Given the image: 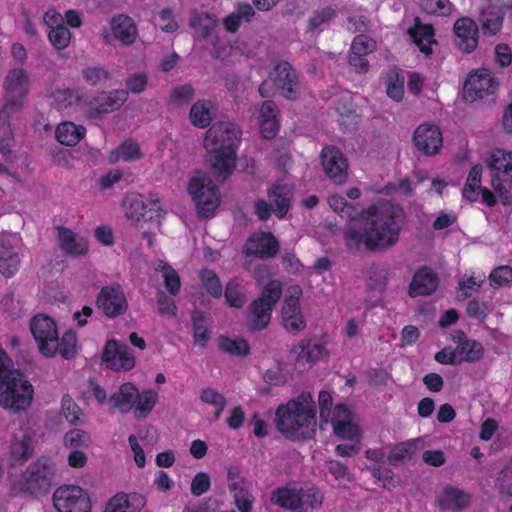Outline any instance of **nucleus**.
I'll return each instance as SVG.
<instances>
[{
    "mask_svg": "<svg viewBox=\"0 0 512 512\" xmlns=\"http://www.w3.org/2000/svg\"><path fill=\"white\" fill-rule=\"evenodd\" d=\"M361 223H350L344 230L348 250L364 245L370 251H385L395 246L405 224L403 208L389 201H380L361 214Z\"/></svg>",
    "mask_w": 512,
    "mask_h": 512,
    "instance_id": "f257e3e1",
    "label": "nucleus"
},
{
    "mask_svg": "<svg viewBox=\"0 0 512 512\" xmlns=\"http://www.w3.org/2000/svg\"><path fill=\"white\" fill-rule=\"evenodd\" d=\"M239 134L237 127L228 122H217L206 132L204 148L207 161L212 173L220 181L226 180L235 168Z\"/></svg>",
    "mask_w": 512,
    "mask_h": 512,
    "instance_id": "f03ea898",
    "label": "nucleus"
},
{
    "mask_svg": "<svg viewBox=\"0 0 512 512\" xmlns=\"http://www.w3.org/2000/svg\"><path fill=\"white\" fill-rule=\"evenodd\" d=\"M277 430L289 440L308 439L315 432L316 405L309 392H302L275 413Z\"/></svg>",
    "mask_w": 512,
    "mask_h": 512,
    "instance_id": "7ed1b4c3",
    "label": "nucleus"
},
{
    "mask_svg": "<svg viewBox=\"0 0 512 512\" xmlns=\"http://www.w3.org/2000/svg\"><path fill=\"white\" fill-rule=\"evenodd\" d=\"M12 366V360L0 346V406L20 413L31 406L34 389L25 375Z\"/></svg>",
    "mask_w": 512,
    "mask_h": 512,
    "instance_id": "20e7f679",
    "label": "nucleus"
},
{
    "mask_svg": "<svg viewBox=\"0 0 512 512\" xmlns=\"http://www.w3.org/2000/svg\"><path fill=\"white\" fill-rule=\"evenodd\" d=\"M55 468L52 461L44 456L31 462L22 474L13 480L11 490L14 494L41 495L52 487Z\"/></svg>",
    "mask_w": 512,
    "mask_h": 512,
    "instance_id": "39448f33",
    "label": "nucleus"
},
{
    "mask_svg": "<svg viewBox=\"0 0 512 512\" xmlns=\"http://www.w3.org/2000/svg\"><path fill=\"white\" fill-rule=\"evenodd\" d=\"M282 295V284L278 280L269 281L262 290L261 296L249 306L247 325L250 330L259 331L268 326L274 306Z\"/></svg>",
    "mask_w": 512,
    "mask_h": 512,
    "instance_id": "423d86ee",
    "label": "nucleus"
},
{
    "mask_svg": "<svg viewBox=\"0 0 512 512\" xmlns=\"http://www.w3.org/2000/svg\"><path fill=\"white\" fill-rule=\"evenodd\" d=\"M188 192L192 197L199 215L211 216L219 205V190L212 179L197 172L190 180Z\"/></svg>",
    "mask_w": 512,
    "mask_h": 512,
    "instance_id": "0eeeda50",
    "label": "nucleus"
},
{
    "mask_svg": "<svg viewBox=\"0 0 512 512\" xmlns=\"http://www.w3.org/2000/svg\"><path fill=\"white\" fill-rule=\"evenodd\" d=\"M188 192L192 197L199 215L211 216L219 205V190L212 179L197 172L190 180Z\"/></svg>",
    "mask_w": 512,
    "mask_h": 512,
    "instance_id": "6e6552de",
    "label": "nucleus"
},
{
    "mask_svg": "<svg viewBox=\"0 0 512 512\" xmlns=\"http://www.w3.org/2000/svg\"><path fill=\"white\" fill-rule=\"evenodd\" d=\"M30 75L23 68L8 71L3 81L4 105L6 109L21 112L30 91Z\"/></svg>",
    "mask_w": 512,
    "mask_h": 512,
    "instance_id": "1a4fd4ad",
    "label": "nucleus"
},
{
    "mask_svg": "<svg viewBox=\"0 0 512 512\" xmlns=\"http://www.w3.org/2000/svg\"><path fill=\"white\" fill-rule=\"evenodd\" d=\"M98 309L108 318L115 319L128 310V300L119 283L103 286L96 298Z\"/></svg>",
    "mask_w": 512,
    "mask_h": 512,
    "instance_id": "9d476101",
    "label": "nucleus"
},
{
    "mask_svg": "<svg viewBox=\"0 0 512 512\" xmlns=\"http://www.w3.org/2000/svg\"><path fill=\"white\" fill-rule=\"evenodd\" d=\"M53 503L59 512H91L89 496L75 485L57 488L53 494Z\"/></svg>",
    "mask_w": 512,
    "mask_h": 512,
    "instance_id": "9b49d317",
    "label": "nucleus"
},
{
    "mask_svg": "<svg viewBox=\"0 0 512 512\" xmlns=\"http://www.w3.org/2000/svg\"><path fill=\"white\" fill-rule=\"evenodd\" d=\"M102 363L115 372L129 371L135 367L136 359L133 350L125 343L107 340L102 352Z\"/></svg>",
    "mask_w": 512,
    "mask_h": 512,
    "instance_id": "f8f14e48",
    "label": "nucleus"
},
{
    "mask_svg": "<svg viewBox=\"0 0 512 512\" xmlns=\"http://www.w3.org/2000/svg\"><path fill=\"white\" fill-rule=\"evenodd\" d=\"M269 78L280 94L289 100H295L301 93V83L297 71L287 61H279L271 71Z\"/></svg>",
    "mask_w": 512,
    "mask_h": 512,
    "instance_id": "ddd939ff",
    "label": "nucleus"
},
{
    "mask_svg": "<svg viewBox=\"0 0 512 512\" xmlns=\"http://www.w3.org/2000/svg\"><path fill=\"white\" fill-rule=\"evenodd\" d=\"M31 333L45 357H53L57 328L54 320L46 315H36L30 322Z\"/></svg>",
    "mask_w": 512,
    "mask_h": 512,
    "instance_id": "4468645a",
    "label": "nucleus"
},
{
    "mask_svg": "<svg viewBox=\"0 0 512 512\" xmlns=\"http://www.w3.org/2000/svg\"><path fill=\"white\" fill-rule=\"evenodd\" d=\"M323 169L327 177L335 184H343L348 176V162L342 152L333 147H324L321 152Z\"/></svg>",
    "mask_w": 512,
    "mask_h": 512,
    "instance_id": "2eb2a0df",
    "label": "nucleus"
},
{
    "mask_svg": "<svg viewBox=\"0 0 512 512\" xmlns=\"http://www.w3.org/2000/svg\"><path fill=\"white\" fill-rule=\"evenodd\" d=\"M329 422L336 436L346 440H359L360 429L353 422V414L345 404H337L331 411Z\"/></svg>",
    "mask_w": 512,
    "mask_h": 512,
    "instance_id": "dca6fc26",
    "label": "nucleus"
},
{
    "mask_svg": "<svg viewBox=\"0 0 512 512\" xmlns=\"http://www.w3.org/2000/svg\"><path fill=\"white\" fill-rule=\"evenodd\" d=\"M279 251V242L269 232L252 234L246 241L243 252L247 257L255 256L260 259L274 257Z\"/></svg>",
    "mask_w": 512,
    "mask_h": 512,
    "instance_id": "f3484780",
    "label": "nucleus"
},
{
    "mask_svg": "<svg viewBox=\"0 0 512 512\" xmlns=\"http://www.w3.org/2000/svg\"><path fill=\"white\" fill-rule=\"evenodd\" d=\"M18 241L16 235H0V273L6 278L14 276L19 270Z\"/></svg>",
    "mask_w": 512,
    "mask_h": 512,
    "instance_id": "a211bd4d",
    "label": "nucleus"
},
{
    "mask_svg": "<svg viewBox=\"0 0 512 512\" xmlns=\"http://www.w3.org/2000/svg\"><path fill=\"white\" fill-rule=\"evenodd\" d=\"M497 85L491 77L489 70L481 69L469 75L464 85L465 97L470 101L483 99L487 95L494 94Z\"/></svg>",
    "mask_w": 512,
    "mask_h": 512,
    "instance_id": "6ab92c4d",
    "label": "nucleus"
},
{
    "mask_svg": "<svg viewBox=\"0 0 512 512\" xmlns=\"http://www.w3.org/2000/svg\"><path fill=\"white\" fill-rule=\"evenodd\" d=\"M376 50V42L367 35H357L352 44L348 56L349 65L357 73H366L369 70L367 56Z\"/></svg>",
    "mask_w": 512,
    "mask_h": 512,
    "instance_id": "aec40b11",
    "label": "nucleus"
},
{
    "mask_svg": "<svg viewBox=\"0 0 512 512\" xmlns=\"http://www.w3.org/2000/svg\"><path fill=\"white\" fill-rule=\"evenodd\" d=\"M416 148L423 154L431 156L439 152L443 138L438 126L432 124H421L413 135Z\"/></svg>",
    "mask_w": 512,
    "mask_h": 512,
    "instance_id": "412c9836",
    "label": "nucleus"
},
{
    "mask_svg": "<svg viewBox=\"0 0 512 512\" xmlns=\"http://www.w3.org/2000/svg\"><path fill=\"white\" fill-rule=\"evenodd\" d=\"M128 91L118 89L109 93H100L92 102L89 109L91 117H98L101 114L111 113L118 110L127 100Z\"/></svg>",
    "mask_w": 512,
    "mask_h": 512,
    "instance_id": "4be33fe9",
    "label": "nucleus"
},
{
    "mask_svg": "<svg viewBox=\"0 0 512 512\" xmlns=\"http://www.w3.org/2000/svg\"><path fill=\"white\" fill-rule=\"evenodd\" d=\"M282 321L284 328L292 334H298L305 329L306 321L300 308L299 296L290 295L285 298Z\"/></svg>",
    "mask_w": 512,
    "mask_h": 512,
    "instance_id": "5701e85b",
    "label": "nucleus"
},
{
    "mask_svg": "<svg viewBox=\"0 0 512 512\" xmlns=\"http://www.w3.org/2000/svg\"><path fill=\"white\" fill-rule=\"evenodd\" d=\"M455 43L460 50L471 53L478 44V26L468 18L458 19L454 24Z\"/></svg>",
    "mask_w": 512,
    "mask_h": 512,
    "instance_id": "b1692460",
    "label": "nucleus"
},
{
    "mask_svg": "<svg viewBox=\"0 0 512 512\" xmlns=\"http://www.w3.org/2000/svg\"><path fill=\"white\" fill-rule=\"evenodd\" d=\"M34 454V444L30 433L26 430H19L14 433L9 447V455L12 465H22Z\"/></svg>",
    "mask_w": 512,
    "mask_h": 512,
    "instance_id": "393cba45",
    "label": "nucleus"
},
{
    "mask_svg": "<svg viewBox=\"0 0 512 512\" xmlns=\"http://www.w3.org/2000/svg\"><path fill=\"white\" fill-rule=\"evenodd\" d=\"M293 194V186L282 181L275 182L268 189L269 201L274 208L273 212L278 218L282 219L287 215Z\"/></svg>",
    "mask_w": 512,
    "mask_h": 512,
    "instance_id": "a878e982",
    "label": "nucleus"
},
{
    "mask_svg": "<svg viewBox=\"0 0 512 512\" xmlns=\"http://www.w3.org/2000/svg\"><path fill=\"white\" fill-rule=\"evenodd\" d=\"M470 495L465 491L445 485L436 495V504L442 511L463 510L470 504Z\"/></svg>",
    "mask_w": 512,
    "mask_h": 512,
    "instance_id": "bb28decb",
    "label": "nucleus"
},
{
    "mask_svg": "<svg viewBox=\"0 0 512 512\" xmlns=\"http://www.w3.org/2000/svg\"><path fill=\"white\" fill-rule=\"evenodd\" d=\"M438 287L437 274L429 267L424 266L418 269L409 286V296H426L432 294Z\"/></svg>",
    "mask_w": 512,
    "mask_h": 512,
    "instance_id": "cd10ccee",
    "label": "nucleus"
},
{
    "mask_svg": "<svg viewBox=\"0 0 512 512\" xmlns=\"http://www.w3.org/2000/svg\"><path fill=\"white\" fill-rule=\"evenodd\" d=\"M57 231L58 245L64 254L81 257L88 252V243L84 237L63 226H58Z\"/></svg>",
    "mask_w": 512,
    "mask_h": 512,
    "instance_id": "c85d7f7f",
    "label": "nucleus"
},
{
    "mask_svg": "<svg viewBox=\"0 0 512 512\" xmlns=\"http://www.w3.org/2000/svg\"><path fill=\"white\" fill-rule=\"evenodd\" d=\"M291 352L295 355V360L298 364L307 363L313 365L328 356L324 344L309 340L299 342L297 345L293 346Z\"/></svg>",
    "mask_w": 512,
    "mask_h": 512,
    "instance_id": "c756f323",
    "label": "nucleus"
},
{
    "mask_svg": "<svg viewBox=\"0 0 512 512\" xmlns=\"http://www.w3.org/2000/svg\"><path fill=\"white\" fill-rule=\"evenodd\" d=\"M278 108L275 102L266 100L262 103L259 115L260 131L265 139H272L279 129Z\"/></svg>",
    "mask_w": 512,
    "mask_h": 512,
    "instance_id": "7c9ffc66",
    "label": "nucleus"
},
{
    "mask_svg": "<svg viewBox=\"0 0 512 512\" xmlns=\"http://www.w3.org/2000/svg\"><path fill=\"white\" fill-rule=\"evenodd\" d=\"M145 506V499L138 494L118 493L107 503L104 512H140Z\"/></svg>",
    "mask_w": 512,
    "mask_h": 512,
    "instance_id": "2f4dec72",
    "label": "nucleus"
},
{
    "mask_svg": "<svg viewBox=\"0 0 512 512\" xmlns=\"http://www.w3.org/2000/svg\"><path fill=\"white\" fill-rule=\"evenodd\" d=\"M111 29L113 35L123 45H131L137 37V27L133 19L127 15L119 14L112 18Z\"/></svg>",
    "mask_w": 512,
    "mask_h": 512,
    "instance_id": "473e14b6",
    "label": "nucleus"
},
{
    "mask_svg": "<svg viewBox=\"0 0 512 512\" xmlns=\"http://www.w3.org/2000/svg\"><path fill=\"white\" fill-rule=\"evenodd\" d=\"M19 113L2 107L0 110V152L6 161L12 159V146L14 143V134L10 125V117Z\"/></svg>",
    "mask_w": 512,
    "mask_h": 512,
    "instance_id": "72a5a7b5",
    "label": "nucleus"
},
{
    "mask_svg": "<svg viewBox=\"0 0 512 512\" xmlns=\"http://www.w3.org/2000/svg\"><path fill=\"white\" fill-rule=\"evenodd\" d=\"M324 501L323 492L314 485L298 488V512H309L319 509Z\"/></svg>",
    "mask_w": 512,
    "mask_h": 512,
    "instance_id": "f704fd0d",
    "label": "nucleus"
},
{
    "mask_svg": "<svg viewBox=\"0 0 512 512\" xmlns=\"http://www.w3.org/2000/svg\"><path fill=\"white\" fill-rule=\"evenodd\" d=\"M137 397L138 389L134 384L127 382L120 386L119 390L110 397L109 401L113 408H117L122 413H127L133 407Z\"/></svg>",
    "mask_w": 512,
    "mask_h": 512,
    "instance_id": "c9c22d12",
    "label": "nucleus"
},
{
    "mask_svg": "<svg viewBox=\"0 0 512 512\" xmlns=\"http://www.w3.org/2000/svg\"><path fill=\"white\" fill-rule=\"evenodd\" d=\"M217 20L207 12L193 9L190 11L189 25L198 38H207L216 27Z\"/></svg>",
    "mask_w": 512,
    "mask_h": 512,
    "instance_id": "e433bc0d",
    "label": "nucleus"
},
{
    "mask_svg": "<svg viewBox=\"0 0 512 512\" xmlns=\"http://www.w3.org/2000/svg\"><path fill=\"white\" fill-rule=\"evenodd\" d=\"M409 32L420 51L427 55L430 54L431 45L435 43L433 27L430 24L421 23L419 18H416L415 24Z\"/></svg>",
    "mask_w": 512,
    "mask_h": 512,
    "instance_id": "4c0bfd02",
    "label": "nucleus"
},
{
    "mask_svg": "<svg viewBox=\"0 0 512 512\" xmlns=\"http://www.w3.org/2000/svg\"><path fill=\"white\" fill-rule=\"evenodd\" d=\"M229 490L239 512H252L255 497L250 492L247 481H237V483L229 484Z\"/></svg>",
    "mask_w": 512,
    "mask_h": 512,
    "instance_id": "58836bf2",
    "label": "nucleus"
},
{
    "mask_svg": "<svg viewBox=\"0 0 512 512\" xmlns=\"http://www.w3.org/2000/svg\"><path fill=\"white\" fill-rule=\"evenodd\" d=\"M298 488L292 485L279 487L271 493L272 504L294 512H298Z\"/></svg>",
    "mask_w": 512,
    "mask_h": 512,
    "instance_id": "ea45409f",
    "label": "nucleus"
},
{
    "mask_svg": "<svg viewBox=\"0 0 512 512\" xmlns=\"http://www.w3.org/2000/svg\"><path fill=\"white\" fill-rule=\"evenodd\" d=\"M86 128L73 122L65 121L57 126L56 139L63 145L75 146L85 136Z\"/></svg>",
    "mask_w": 512,
    "mask_h": 512,
    "instance_id": "a19ab883",
    "label": "nucleus"
},
{
    "mask_svg": "<svg viewBox=\"0 0 512 512\" xmlns=\"http://www.w3.org/2000/svg\"><path fill=\"white\" fill-rule=\"evenodd\" d=\"M213 103L208 100H198L190 109L191 123L199 128H206L213 120Z\"/></svg>",
    "mask_w": 512,
    "mask_h": 512,
    "instance_id": "79ce46f5",
    "label": "nucleus"
},
{
    "mask_svg": "<svg viewBox=\"0 0 512 512\" xmlns=\"http://www.w3.org/2000/svg\"><path fill=\"white\" fill-rule=\"evenodd\" d=\"M335 16L336 11L329 6L314 11L308 20L307 32L312 35L319 34L330 26Z\"/></svg>",
    "mask_w": 512,
    "mask_h": 512,
    "instance_id": "37998d69",
    "label": "nucleus"
},
{
    "mask_svg": "<svg viewBox=\"0 0 512 512\" xmlns=\"http://www.w3.org/2000/svg\"><path fill=\"white\" fill-rule=\"evenodd\" d=\"M455 351L459 364L462 362H475L481 359L483 347L475 340H465L457 345Z\"/></svg>",
    "mask_w": 512,
    "mask_h": 512,
    "instance_id": "c03bdc74",
    "label": "nucleus"
},
{
    "mask_svg": "<svg viewBox=\"0 0 512 512\" xmlns=\"http://www.w3.org/2000/svg\"><path fill=\"white\" fill-rule=\"evenodd\" d=\"M55 352L53 357L59 354L65 359H72L76 355L77 336L73 331H67L63 334L61 339L57 336L55 338Z\"/></svg>",
    "mask_w": 512,
    "mask_h": 512,
    "instance_id": "a18cd8bd",
    "label": "nucleus"
},
{
    "mask_svg": "<svg viewBox=\"0 0 512 512\" xmlns=\"http://www.w3.org/2000/svg\"><path fill=\"white\" fill-rule=\"evenodd\" d=\"M491 167L503 179L512 181V153L497 150L492 155Z\"/></svg>",
    "mask_w": 512,
    "mask_h": 512,
    "instance_id": "49530a36",
    "label": "nucleus"
},
{
    "mask_svg": "<svg viewBox=\"0 0 512 512\" xmlns=\"http://www.w3.org/2000/svg\"><path fill=\"white\" fill-rule=\"evenodd\" d=\"M156 270L162 273L164 286L170 295L176 296L181 287L180 277L176 270L168 263L160 261Z\"/></svg>",
    "mask_w": 512,
    "mask_h": 512,
    "instance_id": "de8ad7c7",
    "label": "nucleus"
},
{
    "mask_svg": "<svg viewBox=\"0 0 512 512\" xmlns=\"http://www.w3.org/2000/svg\"><path fill=\"white\" fill-rule=\"evenodd\" d=\"M191 319L193 324L194 343L203 347L210 339L207 321L203 313L199 310H194L192 312Z\"/></svg>",
    "mask_w": 512,
    "mask_h": 512,
    "instance_id": "09e8293b",
    "label": "nucleus"
},
{
    "mask_svg": "<svg viewBox=\"0 0 512 512\" xmlns=\"http://www.w3.org/2000/svg\"><path fill=\"white\" fill-rule=\"evenodd\" d=\"M219 349L225 353L246 356L249 353V345L246 340L242 338H229L221 336L218 341Z\"/></svg>",
    "mask_w": 512,
    "mask_h": 512,
    "instance_id": "8fccbe9b",
    "label": "nucleus"
},
{
    "mask_svg": "<svg viewBox=\"0 0 512 512\" xmlns=\"http://www.w3.org/2000/svg\"><path fill=\"white\" fill-rule=\"evenodd\" d=\"M140 158V150L137 143L126 140L122 145L112 151L109 155V162L116 163L119 160L131 161Z\"/></svg>",
    "mask_w": 512,
    "mask_h": 512,
    "instance_id": "3c124183",
    "label": "nucleus"
},
{
    "mask_svg": "<svg viewBox=\"0 0 512 512\" xmlns=\"http://www.w3.org/2000/svg\"><path fill=\"white\" fill-rule=\"evenodd\" d=\"M224 296L228 304L234 308H241L246 302L243 287L237 279H231L227 283Z\"/></svg>",
    "mask_w": 512,
    "mask_h": 512,
    "instance_id": "603ef678",
    "label": "nucleus"
},
{
    "mask_svg": "<svg viewBox=\"0 0 512 512\" xmlns=\"http://www.w3.org/2000/svg\"><path fill=\"white\" fill-rule=\"evenodd\" d=\"M328 203L333 211L341 217L352 220L359 214L358 209L353 204L348 203L346 198L341 195H331L328 198Z\"/></svg>",
    "mask_w": 512,
    "mask_h": 512,
    "instance_id": "864d4df0",
    "label": "nucleus"
},
{
    "mask_svg": "<svg viewBox=\"0 0 512 512\" xmlns=\"http://www.w3.org/2000/svg\"><path fill=\"white\" fill-rule=\"evenodd\" d=\"M480 21L484 33L494 35L502 27L503 15L500 13L499 10L488 9L482 11Z\"/></svg>",
    "mask_w": 512,
    "mask_h": 512,
    "instance_id": "5fc2aeb1",
    "label": "nucleus"
},
{
    "mask_svg": "<svg viewBox=\"0 0 512 512\" xmlns=\"http://www.w3.org/2000/svg\"><path fill=\"white\" fill-rule=\"evenodd\" d=\"M157 401V394L154 391L147 390L141 394L138 392L135 404V415L138 418L146 417L153 409Z\"/></svg>",
    "mask_w": 512,
    "mask_h": 512,
    "instance_id": "6e6d98bb",
    "label": "nucleus"
},
{
    "mask_svg": "<svg viewBox=\"0 0 512 512\" xmlns=\"http://www.w3.org/2000/svg\"><path fill=\"white\" fill-rule=\"evenodd\" d=\"M199 277L202 285L212 297L219 298L222 295L223 287L217 274L210 269H202Z\"/></svg>",
    "mask_w": 512,
    "mask_h": 512,
    "instance_id": "4d7b16f0",
    "label": "nucleus"
},
{
    "mask_svg": "<svg viewBox=\"0 0 512 512\" xmlns=\"http://www.w3.org/2000/svg\"><path fill=\"white\" fill-rule=\"evenodd\" d=\"M90 443V435L82 429H72L64 435V445L67 448L88 447Z\"/></svg>",
    "mask_w": 512,
    "mask_h": 512,
    "instance_id": "13d9d810",
    "label": "nucleus"
},
{
    "mask_svg": "<svg viewBox=\"0 0 512 512\" xmlns=\"http://www.w3.org/2000/svg\"><path fill=\"white\" fill-rule=\"evenodd\" d=\"M61 408L66 420L71 424H78L82 415L81 408L74 402L70 395L62 397Z\"/></svg>",
    "mask_w": 512,
    "mask_h": 512,
    "instance_id": "bf43d9fd",
    "label": "nucleus"
},
{
    "mask_svg": "<svg viewBox=\"0 0 512 512\" xmlns=\"http://www.w3.org/2000/svg\"><path fill=\"white\" fill-rule=\"evenodd\" d=\"M48 38L57 50H62L69 45L71 33L64 25L60 27H53V29H50L48 32Z\"/></svg>",
    "mask_w": 512,
    "mask_h": 512,
    "instance_id": "052dcab7",
    "label": "nucleus"
},
{
    "mask_svg": "<svg viewBox=\"0 0 512 512\" xmlns=\"http://www.w3.org/2000/svg\"><path fill=\"white\" fill-rule=\"evenodd\" d=\"M492 185L503 205H509L512 203V181L503 179L499 175H496L492 181Z\"/></svg>",
    "mask_w": 512,
    "mask_h": 512,
    "instance_id": "680f3d73",
    "label": "nucleus"
},
{
    "mask_svg": "<svg viewBox=\"0 0 512 512\" xmlns=\"http://www.w3.org/2000/svg\"><path fill=\"white\" fill-rule=\"evenodd\" d=\"M211 487L210 476L205 472H198L191 481V494L199 497L209 491Z\"/></svg>",
    "mask_w": 512,
    "mask_h": 512,
    "instance_id": "e2e57ef3",
    "label": "nucleus"
},
{
    "mask_svg": "<svg viewBox=\"0 0 512 512\" xmlns=\"http://www.w3.org/2000/svg\"><path fill=\"white\" fill-rule=\"evenodd\" d=\"M53 102L58 109H65L78 101V96L71 89H59L52 94Z\"/></svg>",
    "mask_w": 512,
    "mask_h": 512,
    "instance_id": "0e129e2a",
    "label": "nucleus"
},
{
    "mask_svg": "<svg viewBox=\"0 0 512 512\" xmlns=\"http://www.w3.org/2000/svg\"><path fill=\"white\" fill-rule=\"evenodd\" d=\"M493 285L505 286L512 282V268L508 265H503L495 268L489 276Z\"/></svg>",
    "mask_w": 512,
    "mask_h": 512,
    "instance_id": "69168bd1",
    "label": "nucleus"
},
{
    "mask_svg": "<svg viewBox=\"0 0 512 512\" xmlns=\"http://www.w3.org/2000/svg\"><path fill=\"white\" fill-rule=\"evenodd\" d=\"M466 312L470 318L483 322L489 314V308L487 303L473 299L468 302Z\"/></svg>",
    "mask_w": 512,
    "mask_h": 512,
    "instance_id": "338daca9",
    "label": "nucleus"
},
{
    "mask_svg": "<svg viewBox=\"0 0 512 512\" xmlns=\"http://www.w3.org/2000/svg\"><path fill=\"white\" fill-rule=\"evenodd\" d=\"M195 90L190 84L177 86L172 91V100L177 105H187L194 97Z\"/></svg>",
    "mask_w": 512,
    "mask_h": 512,
    "instance_id": "774afa93",
    "label": "nucleus"
}]
</instances>
